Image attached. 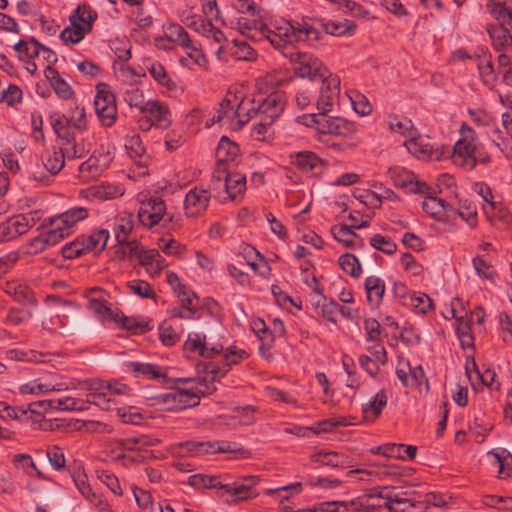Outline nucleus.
<instances>
[{"instance_id": "nucleus-14", "label": "nucleus", "mask_w": 512, "mask_h": 512, "mask_svg": "<svg viewBox=\"0 0 512 512\" xmlns=\"http://www.w3.org/2000/svg\"><path fill=\"white\" fill-rule=\"evenodd\" d=\"M322 80L320 94L316 101L319 115H326L338 99L340 94V80L337 76L329 74Z\"/></svg>"}, {"instance_id": "nucleus-38", "label": "nucleus", "mask_w": 512, "mask_h": 512, "mask_svg": "<svg viewBox=\"0 0 512 512\" xmlns=\"http://www.w3.org/2000/svg\"><path fill=\"white\" fill-rule=\"evenodd\" d=\"M311 303L317 313L329 322L336 323V316L339 313V304L336 301L328 300L323 296H313Z\"/></svg>"}, {"instance_id": "nucleus-56", "label": "nucleus", "mask_w": 512, "mask_h": 512, "mask_svg": "<svg viewBox=\"0 0 512 512\" xmlns=\"http://www.w3.org/2000/svg\"><path fill=\"white\" fill-rule=\"evenodd\" d=\"M127 288L130 293L137 295L140 298H148L156 301L157 295L152 286L144 280L134 279L127 282Z\"/></svg>"}, {"instance_id": "nucleus-39", "label": "nucleus", "mask_w": 512, "mask_h": 512, "mask_svg": "<svg viewBox=\"0 0 512 512\" xmlns=\"http://www.w3.org/2000/svg\"><path fill=\"white\" fill-rule=\"evenodd\" d=\"M146 69L152 78L168 91L173 92L178 89L177 83L170 77L165 67L160 62L149 61L146 64Z\"/></svg>"}, {"instance_id": "nucleus-49", "label": "nucleus", "mask_w": 512, "mask_h": 512, "mask_svg": "<svg viewBox=\"0 0 512 512\" xmlns=\"http://www.w3.org/2000/svg\"><path fill=\"white\" fill-rule=\"evenodd\" d=\"M184 394L177 393V390L157 395L153 398L156 405L161 406L163 410L167 411H179L181 408V399H183Z\"/></svg>"}, {"instance_id": "nucleus-42", "label": "nucleus", "mask_w": 512, "mask_h": 512, "mask_svg": "<svg viewBox=\"0 0 512 512\" xmlns=\"http://www.w3.org/2000/svg\"><path fill=\"white\" fill-rule=\"evenodd\" d=\"M14 50L21 61L30 64V60L40 56L41 44L34 38L20 40L14 45Z\"/></svg>"}, {"instance_id": "nucleus-53", "label": "nucleus", "mask_w": 512, "mask_h": 512, "mask_svg": "<svg viewBox=\"0 0 512 512\" xmlns=\"http://www.w3.org/2000/svg\"><path fill=\"white\" fill-rule=\"evenodd\" d=\"M109 239V232L106 229H99L90 235H84L89 252H100L106 247Z\"/></svg>"}, {"instance_id": "nucleus-19", "label": "nucleus", "mask_w": 512, "mask_h": 512, "mask_svg": "<svg viewBox=\"0 0 512 512\" xmlns=\"http://www.w3.org/2000/svg\"><path fill=\"white\" fill-rule=\"evenodd\" d=\"M142 114L147 117L152 126L161 129H167L172 123L169 107L158 100H148Z\"/></svg>"}, {"instance_id": "nucleus-60", "label": "nucleus", "mask_w": 512, "mask_h": 512, "mask_svg": "<svg viewBox=\"0 0 512 512\" xmlns=\"http://www.w3.org/2000/svg\"><path fill=\"white\" fill-rule=\"evenodd\" d=\"M449 210L457 212V214L466 221L470 226H475L477 222V207L469 200H464L460 203L459 208L453 209L449 206Z\"/></svg>"}, {"instance_id": "nucleus-8", "label": "nucleus", "mask_w": 512, "mask_h": 512, "mask_svg": "<svg viewBox=\"0 0 512 512\" xmlns=\"http://www.w3.org/2000/svg\"><path fill=\"white\" fill-rule=\"evenodd\" d=\"M96 89L97 93L94 99L96 114L102 125L111 127L116 122L118 115L116 97L106 83H99Z\"/></svg>"}, {"instance_id": "nucleus-34", "label": "nucleus", "mask_w": 512, "mask_h": 512, "mask_svg": "<svg viewBox=\"0 0 512 512\" xmlns=\"http://www.w3.org/2000/svg\"><path fill=\"white\" fill-rule=\"evenodd\" d=\"M134 227L133 214L121 212L115 218L114 234L119 244H127L129 247V235Z\"/></svg>"}, {"instance_id": "nucleus-46", "label": "nucleus", "mask_w": 512, "mask_h": 512, "mask_svg": "<svg viewBox=\"0 0 512 512\" xmlns=\"http://www.w3.org/2000/svg\"><path fill=\"white\" fill-rule=\"evenodd\" d=\"M125 189L120 184L102 183L92 186L88 189V193L99 199H113L122 196Z\"/></svg>"}, {"instance_id": "nucleus-4", "label": "nucleus", "mask_w": 512, "mask_h": 512, "mask_svg": "<svg viewBox=\"0 0 512 512\" xmlns=\"http://www.w3.org/2000/svg\"><path fill=\"white\" fill-rule=\"evenodd\" d=\"M313 122L316 124L319 133L341 137L342 141L337 145L344 149H352L357 145V141H353V136L357 130L353 122L341 117L326 115H313Z\"/></svg>"}, {"instance_id": "nucleus-32", "label": "nucleus", "mask_w": 512, "mask_h": 512, "mask_svg": "<svg viewBox=\"0 0 512 512\" xmlns=\"http://www.w3.org/2000/svg\"><path fill=\"white\" fill-rule=\"evenodd\" d=\"M40 227L43 231L30 241V247L34 253L42 252L46 247L54 246L61 241L46 220L42 222Z\"/></svg>"}, {"instance_id": "nucleus-13", "label": "nucleus", "mask_w": 512, "mask_h": 512, "mask_svg": "<svg viewBox=\"0 0 512 512\" xmlns=\"http://www.w3.org/2000/svg\"><path fill=\"white\" fill-rule=\"evenodd\" d=\"M233 451L228 441H187L179 445V454L189 457Z\"/></svg>"}, {"instance_id": "nucleus-61", "label": "nucleus", "mask_w": 512, "mask_h": 512, "mask_svg": "<svg viewBox=\"0 0 512 512\" xmlns=\"http://www.w3.org/2000/svg\"><path fill=\"white\" fill-rule=\"evenodd\" d=\"M89 252L84 235L76 238L74 241L66 244L62 249L63 257L66 259H74L82 254Z\"/></svg>"}, {"instance_id": "nucleus-63", "label": "nucleus", "mask_w": 512, "mask_h": 512, "mask_svg": "<svg viewBox=\"0 0 512 512\" xmlns=\"http://www.w3.org/2000/svg\"><path fill=\"white\" fill-rule=\"evenodd\" d=\"M338 262L341 269L352 277H358L361 274V264L353 254L341 255Z\"/></svg>"}, {"instance_id": "nucleus-40", "label": "nucleus", "mask_w": 512, "mask_h": 512, "mask_svg": "<svg viewBox=\"0 0 512 512\" xmlns=\"http://www.w3.org/2000/svg\"><path fill=\"white\" fill-rule=\"evenodd\" d=\"M321 27L327 34L332 36H351L356 31V24L353 21L344 19V20H328V21H320Z\"/></svg>"}, {"instance_id": "nucleus-41", "label": "nucleus", "mask_w": 512, "mask_h": 512, "mask_svg": "<svg viewBox=\"0 0 512 512\" xmlns=\"http://www.w3.org/2000/svg\"><path fill=\"white\" fill-rule=\"evenodd\" d=\"M152 253H155V249L145 250L135 241H133V243H129L130 256L136 257L139 260L140 265L145 267L149 276L155 278L156 275L153 274V270L155 269V257Z\"/></svg>"}, {"instance_id": "nucleus-54", "label": "nucleus", "mask_w": 512, "mask_h": 512, "mask_svg": "<svg viewBox=\"0 0 512 512\" xmlns=\"http://www.w3.org/2000/svg\"><path fill=\"white\" fill-rule=\"evenodd\" d=\"M453 317H455L458 321V325L456 328V333L460 340L461 346L463 348H471L474 345V337L471 332L470 322L468 320H464L463 317H457L455 315L454 309L452 310Z\"/></svg>"}, {"instance_id": "nucleus-18", "label": "nucleus", "mask_w": 512, "mask_h": 512, "mask_svg": "<svg viewBox=\"0 0 512 512\" xmlns=\"http://www.w3.org/2000/svg\"><path fill=\"white\" fill-rule=\"evenodd\" d=\"M407 491L386 493V509L390 512H420L426 510L424 502L413 501Z\"/></svg>"}, {"instance_id": "nucleus-29", "label": "nucleus", "mask_w": 512, "mask_h": 512, "mask_svg": "<svg viewBox=\"0 0 512 512\" xmlns=\"http://www.w3.org/2000/svg\"><path fill=\"white\" fill-rule=\"evenodd\" d=\"M27 222L18 215L8 218L0 224V242H7L27 233Z\"/></svg>"}, {"instance_id": "nucleus-22", "label": "nucleus", "mask_w": 512, "mask_h": 512, "mask_svg": "<svg viewBox=\"0 0 512 512\" xmlns=\"http://www.w3.org/2000/svg\"><path fill=\"white\" fill-rule=\"evenodd\" d=\"M2 290L15 301L30 306L37 305V299L30 287L20 280H10L2 284Z\"/></svg>"}, {"instance_id": "nucleus-6", "label": "nucleus", "mask_w": 512, "mask_h": 512, "mask_svg": "<svg viewBox=\"0 0 512 512\" xmlns=\"http://www.w3.org/2000/svg\"><path fill=\"white\" fill-rule=\"evenodd\" d=\"M167 213L165 202L159 197H150L142 201L138 210V220L146 228L166 227L172 221Z\"/></svg>"}, {"instance_id": "nucleus-23", "label": "nucleus", "mask_w": 512, "mask_h": 512, "mask_svg": "<svg viewBox=\"0 0 512 512\" xmlns=\"http://www.w3.org/2000/svg\"><path fill=\"white\" fill-rule=\"evenodd\" d=\"M368 354L359 358L361 367L371 376L377 377L384 365V346L377 344L368 347Z\"/></svg>"}, {"instance_id": "nucleus-10", "label": "nucleus", "mask_w": 512, "mask_h": 512, "mask_svg": "<svg viewBox=\"0 0 512 512\" xmlns=\"http://www.w3.org/2000/svg\"><path fill=\"white\" fill-rule=\"evenodd\" d=\"M88 215L89 212L85 207H73L45 220L57 233L58 238L63 240L72 233L74 225L86 219Z\"/></svg>"}, {"instance_id": "nucleus-47", "label": "nucleus", "mask_w": 512, "mask_h": 512, "mask_svg": "<svg viewBox=\"0 0 512 512\" xmlns=\"http://www.w3.org/2000/svg\"><path fill=\"white\" fill-rule=\"evenodd\" d=\"M165 37L181 47H188L191 45V39L187 31L178 23H169L164 26Z\"/></svg>"}, {"instance_id": "nucleus-27", "label": "nucleus", "mask_w": 512, "mask_h": 512, "mask_svg": "<svg viewBox=\"0 0 512 512\" xmlns=\"http://www.w3.org/2000/svg\"><path fill=\"white\" fill-rule=\"evenodd\" d=\"M44 75L59 98L70 100L75 96L73 88L55 68L48 65L44 70Z\"/></svg>"}, {"instance_id": "nucleus-21", "label": "nucleus", "mask_w": 512, "mask_h": 512, "mask_svg": "<svg viewBox=\"0 0 512 512\" xmlns=\"http://www.w3.org/2000/svg\"><path fill=\"white\" fill-rule=\"evenodd\" d=\"M255 485L253 478L247 479L246 482H234L232 484H222L221 491L217 494L220 498L229 501V498L234 502L244 501L253 497L252 488Z\"/></svg>"}, {"instance_id": "nucleus-43", "label": "nucleus", "mask_w": 512, "mask_h": 512, "mask_svg": "<svg viewBox=\"0 0 512 512\" xmlns=\"http://www.w3.org/2000/svg\"><path fill=\"white\" fill-rule=\"evenodd\" d=\"M333 238L347 248H355L361 243L359 236L347 225L331 227Z\"/></svg>"}, {"instance_id": "nucleus-44", "label": "nucleus", "mask_w": 512, "mask_h": 512, "mask_svg": "<svg viewBox=\"0 0 512 512\" xmlns=\"http://www.w3.org/2000/svg\"><path fill=\"white\" fill-rule=\"evenodd\" d=\"M52 409L61 411H83L87 410V401L81 398L64 396L49 400Z\"/></svg>"}, {"instance_id": "nucleus-57", "label": "nucleus", "mask_w": 512, "mask_h": 512, "mask_svg": "<svg viewBox=\"0 0 512 512\" xmlns=\"http://www.w3.org/2000/svg\"><path fill=\"white\" fill-rule=\"evenodd\" d=\"M388 173L393 185L403 189H407L411 180H414L415 178L413 172L398 166L390 168Z\"/></svg>"}, {"instance_id": "nucleus-37", "label": "nucleus", "mask_w": 512, "mask_h": 512, "mask_svg": "<svg viewBox=\"0 0 512 512\" xmlns=\"http://www.w3.org/2000/svg\"><path fill=\"white\" fill-rule=\"evenodd\" d=\"M68 386L64 383L51 384L43 382L42 379H35L19 387L23 395H41L51 391H64Z\"/></svg>"}, {"instance_id": "nucleus-7", "label": "nucleus", "mask_w": 512, "mask_h": 512, "mask_svg": "<svg viewBox=\"0 0 512 512\" xmlns=\"http://www.w3.org/2000/svg\"><path fill=\"white\" fill-rule=\"evenodd\" d=\"M294 74L310 80L323 79L328 76V70L321 59L307 52H291Z\"/></svg>"}, {"instance_id": "nucleus-16", "label": "nucleus", "mask_w": 512, "mask_h": 512, "mask_svg": "<svg viewBox=\"0 0 512 512\" xmlns=\"http://www.w3.org/2000/svg\"><path fill=\"white\" fill-rule=\"evenodd\" d=\"M211 196V191L202 187L190 189L184 200L185 214L192 218L202 215L208 208Z\"/></svg>"}, {"instance_id": "nucleus-30", "label": "nucleus", "mask_w": 512, "mask_h": 512, "mask_svg": "<svg viewBox=\"0 0 512 512\" xmlns=\"http://www.w3.org/2000/svg\"><path fill=\"white\" fill-rule=\"evenodd\" d=\"M364 288L368 305L371 309H378L384 296V283L379 277L369 276L365 279Z\"/></svg>"}, {"instance_id": "nucleus-62", "label": "nucleus", "mask_w": 512, "mask_h": 512, "mask_svg": "<svg viewBox=\"0 0 512 512\" xmlns=\"http://www.w3.org/2000/svg\"><path fill=\"white\" fill-rule=\"evenodd\" d=\"M125 148L129 156L133 159L141 158L146 152L140 135L136 133L126 136Z\"/></svg>"}, {"instance_id": "nucleus-51", "label": "nucleus", "mask_w": 512, "mask_h": 512, "mask_svg": "<svg viewBox=\"0 0 512 512\" xmlns=\"http://www.w3.org/2000/svg\"><path fill=\"white\" fill-rule=\"evenodd\" d=\"M188 484L196 489H218L221 491L222 483L218 476L194 474L188 478Z\"/></svg>"}, {"instance_id": "nucleus-5", "label": "nucleus", "mask_w": 512, "mask_h": 512, "mask_svg": "<svg viewBox=\"0 0 512 512\" xmlns=\"http://www.w3.org/2000/svg\"><path fill=\"white\" fill-rule=\"evenodd\" d=\"M476 151L475 132L466 123H463L460 128V138L455 143L450 157L456 166L472 171L477 165Z\"/></svg>"}, {"instance_id": "nucleus-25", "label": "nucleus", "mask_w": 512, "mask_h": 512, "mask_svg": "<svg viewBox=\"0 0 512 512\" xmlns=\"http://www.w3.org/2000/svg\"><path fill=\"white\" fill-rule=\"evenodd\" d=\"M126 367L137 378L149 380H165L167 378L165 368L156 364L130 361Z\"/></svg>"}, {"instance_id": "nucleus-58", "label": "nucleus", "mask_w": 512, "mask_h": 512, "mask_svg": "<svg viewBox=\"0 0 512 512\" xmlns=\"http://www.w3.org/2000/svg\"><path fill=\"white\" fill-rule=\"evenodd\" d=\"M123 98L130 107L139 109L141 113L144 112L147 101H145L143 91L138 87L133 85L128 87L123 93Z\"/></svg>"}, {"instance_id": "nucleus-33", "label": "nucleus", "mask_w": 512, "mask_h": 512, "mask_svg": "<svg viewBox=\"0 0 512 512\" xmlns=\"http://www.w3.org/2000/svg\"><path fill=\"white\" fill-rule=\"evenodd\" d=\"M389 130L392 134H397L406 139H410L418 134L411 119L405 116L390 115L388 118Z\"/></svg>"}, {"instance_id": "nucleus-15", "label": "nucleus", "mask_w": 512, "mask_h": 512, "mask_svg": "<svg viewBox=\"0 0 512 512\" xmlns=\"http://www.w3.org/2000/svg\"><path fill=\"white\" fill-rule=\"evenodd\" d=\"M216 166L214 171L225 172L230 169V165H235L240 159V148L238 144L231 141L228 137L222 136L215 152Z\"/></svg>"}, {"instance_id": "nucleus-11", "label": "nucleus", "mask_w": 512, "mask_h": 512, "mask_svg": "<svg viewBox=\"0 0 512 512\" xmlns=\"http://www.w3.org/2000/svg\"><path fill=\"white\" fill-rule=\"evenodd\" d=\"M258 118L264 119L266 124H273L275 120L283 113L287 99L284 91L277 90L271 92L265 98H258Z\"/></svg>"}, {"instance_id": "nucleus-50", "label": "nucleus", "mask_w": 512, "mask_h": 512, "mask_svg": "<svg viewBox=\"0 0 512 512\" xmlns=\"http://www.w3.org/2000/svg\"><path fill=\"white\" fill-rule=\"evenodd\" d=\"M384 407V389L377 392L375 397L363 406V417L366 421H374L382 412Z\"/></svg>"}, {"instance_id": "nucleus-55", "label": "nucleus", "mask_w": 512, "mask_h": 512, "mask_svg": "<svg viewBox=\"0 0 512 512\" xmlns=\"http://www.w3.org/2000/svg\"><path fill=\"white\" fill-rule=\"evenodd\" d=\"M8 357L10 359L23 362H46V355L35 350L11 349L8 351Z\"/></svg>"}, {"instance_id": "nucleus-31", "label": "nucleus", "mask_w": 512, "mask_h": 512, "mask_svg": "<svg viewBox=\"0 0 512 512\" xmlns=\"http://www.w3.org/2000/svg\"><path fill=\"white\" fill-rule=\"evenodd\" d=\"M73 481L78 491L85 497L90 503L100 509H104L107 503L103 500L101 495H98L92 491L90 484L88 483V477L84 472H77L73 476Z\"/></svg>"}, {"instance_id": "nucleus-48", "label": "nucleus", "mask_w": 512, "mask_h": 512, "mask_svg": "<svg viewBox=\"0 0 512 512\" xmlns=\"http://www.w3.org/2000/svg\"><path fill=\"white\" fill-rule=\"evenodd\" d=\"M422 208L428 215L437 219H441L449 210V206H446L445 201L437 198L435 194L424 198Z\"/></svg>"}, {"instance_id": "nucleus-24", "label": "nucleus", "mask_w": 512, "mask_h": 512, "mask_svg": "<svg viewBox=\"0 0 512 512\" xmlns=\"http://www.w3.org/2000/svg\"><path fill=\"white\" fill-rule=\"evenodd\" d=\"M51 126L57 134L59 142L66 145H77L72 124L67 115L60 112H53L49 116Z\"/></svg>"}, {"instance_id": "nucleus-64", "label": "nucleus", "mask_w": 512, "mask_h": 512, "mask_svg": "<svg viewBox=\"0 0 512 512\" xmlns=\"http://www.w3.org/2000/svg\"><path fill=\"white\" fill-rule=\"evenodd\" d=\"M364 330L368 342H373L375 345L381 344L382 326L377 319L366 318L364 320Z\"/></svg>"}, {"instance_id": "nucleus-9", "label": "nucleus", "mask_w": 512, "mask_h": 512, "mask_svg": "<svg viewBox=\"0 0 512 512\" xmlns=\"http://www.w3.org/2000/svg\"><path fill=\"white\" fill-rule=\"evenodd\" d=\"M83 150L77 145H66L58 143V148L46 150L42 155V162L45 169L51 175H57L65 165V159L68 160L81 158Z\"/></svg>"}, {"instance_id": "nucleus-36", "label": "nucleus", "mask_w": 512, "mask_h": 512, "mask_svg": "<svg viewBox=\"0 0 512 512\" xmlns=\"http://www.w3.org/2000/svg\"><path fill=\"white\" fill-rule=\"evenodd\" d=\"M97 18V13L88 5H79L72 15H70V25L80 26L81 29L90 32L94 21Z\"/></svg>"}, {"instance_id": "nucleus-28", "label": "nucleus", "mask_w": 512, "mask_h": 512, "mask_svg": "<svg viewBox=\"0 0 512 512\" xmlns=\"http://www.w3.org/2000/svg\"><path fill=\"white\" fill-rule=\"evenodd\" d=\"M291 163L305 173H318L322 166V159L314 152L301 151L291 155Z\"/></svg>"}, {"instance_id": "nucleus-12", "label": "nucleus", "mask_w": 512, "mask_h": 512, "mask_svg": "<svg viewBox=\"0 0 512 512\" xmlns=\"http://www.w3.org/2000/svg\"><path fill=\"white\" fill-rule=\"evenodd\" d=\"M403 144L409 153L421 160L439 161L450 154V151L443 146L435 147L428 140L417 135L404 140Z\"/></svg>"}, {"instance_id": "nucleus-52", "label": "nucleus", "mask_w": 512, "mask_h": 512, "mask_svg": "<svg viewBox=\"0 0 512 512\" xmlns=\"http://www.w3.org/2000/svg\"><path fill=\"white\" fill-rule=\"evenodd\" d=\"M406 307H409L418 314H427L434 308L432 299L427 294L421 292H414Z\"/></svg>"}, {"instance_id": "nucleus-45", "label": "nucleus", "mask_w": 512, "mask_h": 512, "mask_svg": "<svg viewBox=\"0 0 512 512\" xmlns=\"http://www.w3.org/2000/svg\"><path fill=\"white\" fill-rule=\"evenodd\" d=\"M472 189L487 203V206L483 207V211L487 218L492 221V213L501 206V203L494 201L491 188L484 182L474 183Z\"/></svg>"}, {"instance_id": "nucleus-2", "label": "nucleus", "mask_w": 512, "mask_h": 512, "mask_svg": "<svg viewBox=\"0 0 512 512\" xmlns=\"http://www.w3.org/2000/svg\"><path fill=\"white\" fill-rule=\"evenodd\" d=\"M258 102L253 96H243L228 90L212 117L213 123L236 124L239 128L258 118Z\"/></svg>"}, {"instance_id": "nucleus-1", "label": "nucleus", "mask_w": 512, "mask_h": 512, "mask_svg": "<svg viewBox=\"0 0 512 512\" xmlns=\"http://www.w3.org/2000/svg\"><path fill=\"white\" fill-rule=\"evenodd\" d=\"M236 27L242 34H248L253 29H260L263 36L284 55H286L285 50L294 43L313 44L320 39V31L306 21L302 23L283 21L267 26L254 17L251 19L243 15L237 18Z\"/></svg>"}, {"instance_id": "nucleus-35", "label": "nucleus", "mask_w": 512, "mask_h": 512, "mask_svg": "<svg viewBox=\"0 0 512 512\" xmlns=\"http://www.w3.org/2000/svg\"><path fill=\"white\" fill-rule=\"evenodd\" d=\"M487 30L496 51L506 50L512 52V37L507 27L503 25H489Z\"/></svg>"}, {"instance_id": "nucleus-26", "label": "nucleus", "mask_w": 512, "mask_h": 512, "mask_svg": "<svg viewBox=\"0 0 512 512\" xmlns=\"http://www.w3.org/2000/svg\"><path fill=\"white\" fill-rule=\"evenodd\" d=\"M212 382L215 380V375L211 377ZM216 390V387L213 383L210 385H205L202 383H198L195 387L190 389H177V393L184 394L183 399H181V408L186 409L188 407H194L199 404L200 397L213 393Z\"/></svg>"}, {"instance_id": "nucleus-17", "label": "nucleus", "mask_w": 512, "mask_h": 512, "mask_svg": "<svg viewBox=\"0 0 512 512\" xmlns=\"http://www.w3.org/2000/svg\"><path fill=\"white\" fill-rule=\"evenodd\" d=\"M105 294V291L99 287H93L87 290L86 297L88 298V308L103 321H116V315L106 301Z\"/></svg>"}, {"instance_id": "nucleus-59", "label": "nucleus", "mask_w": 512, "mask_h": 512, "mask_svg": "<svg viewBox=\"0 0 512 512\" xmlns=\"http://www.w3.org/2000/svg\"><path fill=\"white\" fill-rule=\"evenodd\" d=\"M315 462L331 467H339L347 464V457L333 451H323L313 455Z\"/></svg>"}, {"instance_id": "nucleus-20", "label": "nucleus", "mask_w": 512, "mask_h": 512, "mask_svg": "<svg viewBox=\"0 0 512 512\" xmlns=\"http://www.w3.org/2000/svg\"><path fill=\"white\" fill-rule=\"evenodd\" d=\"M109 386L105 385L104 382H98L93 384L90 388V392L87 394V409L89 408V404H94L98 406L102 410H112L117 409V401L112 397L111 392H109Z\"/></svg>"}, {"instance_id": "nucleus-3", "label": "nucleus", "mask_w": 512, "mask_h": 512, "mask_svg": "<svg viewBox=\"0 0 512 512\" xmlns=\"http://www.w3.org/2000/svg\"><path fill=\"white\" fill-rule=\"evenodd\" d=\"M210 189L215 191L214 197L221 202L242 199L247 189L246 177L230 169L225 172L213 171Z\"/></svg>"}]
</instances>
